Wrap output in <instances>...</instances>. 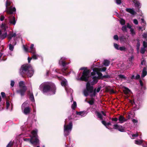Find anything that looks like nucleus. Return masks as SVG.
<instances>
[{"instance_id": "f257e3e1", "label": "nucleus", "mask_w": 147, "mask_h": 147, "mask_svg": "<svg viewBox=\"0 0 147 147\" xmlns=\"http://www.w3.org/2000/svg\"><path fill=\"white\" fill-rule=\"evenodd\" d=\"M39 89L45 94L49 93V94L52 95L55 94L56 87L54 84L50 85L48 83L45 82L40 86Z\"/></svg>"}, {"instance_id": "f03ea898", "label": "nucleus", "mask_w": 147, "mask_h": 147, "mask_svg": "<svg viewBox=\"0 0 147 147\" xmlns=\"http://www.w3.org/2000/svg\"><path fill=\"white\" fill-rule=\"evenodd\" d=\"M19 72L22 77L27 75L28 77H31L33 74L34 71L31 66L26 64L22 66Z\"/></svg>"}, {"instance_id": "7ed1b4c3", "label": "nucleus", "mask_w": 147, "mask_h": 147, "mask_svg": "<svg viewBox=\"0 0 147 147\" xmlns=\"http://www.w3.org/2000/svg\"><path fill=\"white\" fill-rule=\"evenodd\" d=\"M38 130L35 129L31 132V134L32 135L31 136V138H24L23 140L24 141L30 142L34 146L39 144V140L38 139V136L37 135Z\"/></svg>"}, {"instance_id": "20e7f679", "label": "nucleus", "mask_w": 147, "mask_h": 147, "mask_svg": "<svg viewBox=\"0 0 147 147\" xmlns=\"http://www.w3.org/2000/svg\"><path fill=\"white\" fill-rule=\"evenodd\" d=\"M67 59V58L65 57H62L61 58L59 62V65L63 67L61 71L63 74L65 76L68 75L69 74V73L67 72L66 70L68 68L67 65L69 64L70 62H66Z\"/></svg>"}, {"instance_id": "39448f33", "label": "nucleus", "mask_w": 147, "mask_h": 147, "mask_svg": "<svg viewBox=\"0 0 147 147\" xmlns=\"http://www.w3.org/2000/svg\"><path fill=\"white\" fill-rule=\"evenodd\" d=\"M93 72L91 73V75L92 76L91 78H92V81L91 82V83L92 85L95 84L97 82L99 76H102V74L101 73L98 71L97 68H94L93 69Z\"/></svg>"}, {"instance_id": "423d86ee", "label": "nucleus", "mask_w": 147, "mask_h": 147, "mask_svg": "<svg viewBox=\"0 0 147 147\" xmlns=\"http://www.w3.org/2000/svg\"><path fill=\"white\" fill-rule=\"evenodd\" d=\"M66 120L65 121V124L64 125V134L65 136H67L70 134L72 128L73 124L70 122L69 124H66Z\"/></svg>"}, {"instance_id": "0eeeda50", "label": "nucleus", "mask_w": 147, "mask_h": 147, "mask_svg": "<svg viewBox=\"0 0 147 147\" xmlns=\"http://www.w3.org/2000/svg\"><path fill=\"white\" fill-rule=\"evenodd\" d=\"M4 1H5V11L7 13L12 14L14 12L16 11V9L15 7L12 6L9 7H8L11 4V3L8 0H4Z\"/></svg>"}, {"instance_id": "6e6552de", "label": "nucleus", "mask_w": 147, "mask_h": 147, "mask_svg": "<svg viewBox=\"0 0 147 147\" xmlns=\"http://www.w3.org/2000/svg\"><path fill=\"white\" fill-rule=\"evenodd\" d=\"M91 82L88 81L87 83L86 88L84 90V94L85 96H88L89 94L92 93L93 90V87L90 85V84L92 85Z\"/></svg>"}, {"instance_id": "1a4fd4ad", "label": "nucleus", "mask_w": 147, "mask_h": 147, "mask_svg": "<svg viewBox=\"0 0 147 147\" xmlns=\"http://www.w3.org/2000/svg\"><path fill=\"white\" fill-rule=\"evenodd\" d=\"M1 28L4 30V32L3 33L2 31L0 30V39L3 40L7 36V32L6 31L7 26L6 24L4 23H2L1 26Z\"/></svg>"}, {"instance_id": "9d476101", "label": "nucleus", "mask_w": 147, "mask_h": 147, "mask_svg": "<svg viewBox=\"0 0 147 147\" xmlns=\"http://www.w3.org/2000/svg\"><path fill=\"white\" fill-rule=\"evenodd\" d=\"M89 73V71L88 70H84L81 77L80 78H78L77 80L85 82L87 81L88 80Z\"/></svg>"}, {"instance_id": "9b49d317", "label": "nucleus", "mask_w": 147, "mask_h": 147, "mask_svg": "<svg viewBox=\"0 0 147 147\" xmlns=\"http://www.w3.org/2000/svg\"><path fill=\"white\" fill-rule=\"evenodd\" d=\"M130 102L135 108V110L138 109L140 108V102L138 99H137V101L134 100L133 101H130Z\"/></svg>"}, {"instance_id": "f8f14e48", "label": "nucleus", "mask_w": 147, "mask_h": 147, "mask_svg": "<svg viewBox=\"0 0 147 147\" xmlns=\"http://www.w3.org/2000/svg\"><path fill=\"white\" fill-rule=\"evenodd\" d=\"M27 90L26 86H23V88H20L17 90L16 92L18 94L20 95L21 96H24L25 93Z\"/></svg>"}, {"instance_id": "ddd939ff", "label": "nucleus", "mask_w": 147, "mask_h": 147, "mask_svg": "<svg viewBox=\"0 0 147 147\" xmlns=\"http://www.w3.org/2000/svg\"><path fill=\"white\" fill-rule=\"evenodd\" d=\"M113 128L115 129H117L121 132H123L125 131L124 127L122 125L117 124H114Z\"/></svg>"}, {"instance_id": "4468645a", "label": "nucleus", "mask_w": 147, "mask_h": 147, "mask_svg": "<svg viewBox=\"0 0 147 147\" xmlns=\"http://www.w3.org/2000/svg\"><path fill=\"white\" fill-rule=\"evenodd\" d=\"M31 53L32 54V57L31 58H30L29 57H28V63H30V61L32 58L34 59H36L39 56V55L36 53V51Z\"/></svg>"}, {"instance_id": "2eb2a0df", "label": "nucleus", "mask_w": 147, "mask_h": 147, "mask_svg": "<svg viewBox=\"0 0 147 147\" xmlns=\"http://www.w3.org/2000/svg\"><path fill=\"white\" fill-rule=\"evenodd\" d=\"M9 24L14 25L16 24V21L14 16H12L9 18Z\"/></svg>"}, {"instance_id": "dca6fc26", "label": "nucleus", "mask_w": 147, "mask_h": 147, "mask_svg": "<svg viewBox=\"0 0 147 147\" xmlns=\"http://www.w3.org/2000/svg\"><path fill=\"white\" fill-rule=\"evenodd\" d=\"M56 76L58 78V79L59 80H62L61 84L62 86H67V82L66 80L65 79L63 80V78L62 76L58 77L57 76Z\"/></svg>"}, {"instance_id": "f3484780", "label": "nucleus", "mask_w": 147, "mask_h": 147, "mask_svg": "<svg viewBox=\"0 0 147 147\" xmlns=\"http://www.w3.org/2000/svg\"><path fill=\"white\" fill-rule=\"evenodd\" d=\"M143 47L141 48L140 53L142 54H144L145 51V48L147 47V43L145 41L143 42Z\"/></svg>"}, {"instance_id": "a211bd4d", "label": "nucleus", "mask_w": 147, "mask_h": 147, "mask_svg": "<svg viewBox=\"0 0 147 147\" xmlns=\"http://www.w3.org/2000/svg\"><path fill=\"white\" fill-rule=\"evenodd\" d=\"M76 114L77 115L81 116L82 117H84L87 115V113L86 111H84L80 112L76 111Z\"/></svg>"}, {"instance_id": "6ab92c4d", "label": "nucleus", "mask_w": 147, "mask_h": 147, "mask_svg": "<svg viewBox=\"0 0 147 147\" xmlns=\"http://www.w3.org/2000/svg\"><path fill=\"white\" fill-rule=\"evenodd\" d=\"M147 74V69L146 67H144L143 68L142 71V73L141 75V77L144 78Z\"/></svg>"}, {"instance_id": "aec40b11", "label": "nucleus", "mask_w": 147, "mask_h": 147, "mask_svg": "<svg viewBox=\"0 0 147 147\" xmlns=\"http://www.w3.org/2000/svg\"><path fill=\"white\" fill-rule=\"evenodd\" d=\"M118 120L119 121V123H122L126 121L127 119H125L123 116L121 115L119 117Z\"/></svg>"}, {"instance_id": "412c9836", "label": "nucleus", "mask_w": 147, "mask_h": 147, "mask_svg": "<svg viewBox=\"0 0 147 147\" xmlns=\"http://www.w3.org/2000/svg\"><path fill=\"white\" fill-rule=\"evenodd\" d=\"M11 42H10V43L9 45V49L11 51H12L14 49V47L16 44V42L15 41L13 43L11 44Z\"/></svg>"}, {"instance_id": "4be33fe9", "label": "nucleus", "mask_w": 147, "mask_h": 147, "mask_svg": "<svg viewBox=\"0 0 147 147\" xmlns=\"http://www.w3.org/2000/svg\"><path fill=\"white\" fill-rule=\"evenodd\" d=\"M125 10L126 11L130 13L132 15H134L136 13V12L133 9L126 8L125 9Z\"/></svg>"}, {"instance_id": "5701e85b", "label": "nucleus", "mask_w": 147, "mask_h": 147, "mask_svg": "<svg viewBox=\"0 0 147 147\" xmlns=\"http://www.w3.org/2000/svg\"><path fill=\"white\" fill-rule=\"evenodd\" d=\"M135 6L136 11L138 12L139 9L141 7L140 3L138 2H136L135 4Z\"/></svg>"}, {"instance_id": "b1692460", "label": "nucleus", "mask_w": 147, "mask_h": 147, "mask_svg": "<svg viewBox=\"0 0 147 147\" xmlns=\"http://www.w3.org/2000/svg\"><path fill=\"white\" fill-rule=\"evenodd\" d=\"M23 113L25 115H28L30 112V108L29 107L25 108L23 109Z\"/></svg>"}, {"instance_id": "393cba45", "label": "nucleus", "mask_w": 147, "mask_h": 147, "mask_svg": "<svg viewBox=\"0 0 147 147\" xmlns=\"http://www.w3.org/2000/svg\"><path fill=\"white\" fill-rule=\"evenodd\" d=\"M34 45L33 44H32L31 45L30 48V50L29 51L30 53H32L36 51V49L35 48H34Z\"/></svg>"}, {"instance_id": "a878e982", "label": "nucleus", "mask_w": 147, "mask_h": 147, "mask_svg": "<svg viewBox=\"0 0 147 147\" xmlns=\"http://www.w3.org/2000/svg\"><path fill=\"white\" fill-rule=\"evenodd\" d=\"M28 107H29V104L27 101L24 102L22 105V110L23 109L25 108Z\"/></svg>"}, {"instance_id": "bb28decb", "label": "nucleus", "mask_w": 147, "mask_h": 147, "mask_svg": "<svg viewBox=\"0 0 147 147\" xmlns=\"http://www.w3.org/2000/svg\"><path fill=\"white\" fill-rule=\"evenodd\" d=\"M95 113L97 114V116L98 118H100V120H103L102 116L101 113L97 111H96Z\"/></svg>"}, {"instance_id": "cd10ccee", "label": "nucleus", "mask_w": 147, "mask_h": 147, "mask_svg": "<svg viewBox=\"0 0 147 147\" xmlns=\"http://www.w3.org/2000/svg\"><path fill=\"white\" fill-rule=\"evenodd\" d=\"M20 88H23V86H24V82L23 81H20L19 83Z\"/></svg>"}, {"instance_id": "c85d7f7f", "label": "nucleus", "mask_w": 147, "mask_h": 147, "mask_svg": "<svg viewBox=\"0 0 147 147\" xmlns=\"http://www.w3.org/2000/svg\"><path fill=\"white\" fill-rule=\"evenodd\" d=\"M110 63V61L107 60H104L103 62L104 65L106 66H108L109 65Z\"/></svg>"}, {"instance_id": "c756f323", "label": "nucleus", "mask_w": 147, "mask_h": 147, "mask_svg": "<svg viewBox=\"0 0 147 147\" xmlns=\"http://www.w3.org/2000/svg\"><path fill=\"white\" fill-rule=\"evenodd\" d=\"M29 98L33 102L34 101V98L33 94L32 93H31L30 95Z\"/></svg>"}, {"instance_id": "7c9ffc66", "label": "nucleus", "mask_w": 147, "mask_h": 147, "mask_svg": "<svg viewBox=\"0 0 147 147\" xmlns=\"http://www.w3.org/2000/svg\"><path fill=\"white\" fill-rule=\"evenodd\" d=\"M142 143V140H136L135 141V143L138 145H141Z\"/></svg>"}, {"instance_id": "2f4dec72", "label": "nucleus", "mask_w": 147, "mask_h": 147, "mask_svg": "<svg viewBox=\"0 0 147 147\" xmlns=\"http://www.w3.org/2000/svg\"><path fill=\"white\" fill-rule=\"evenodd\" d=\"M65 89V90H66L68 94H69V92L70 93H72L73 92L72 89L71 88L69 89L68 88L66 87Z\"/></svg>"}, {"instance_id": "473e14b6", "label": "nucleus", "mask_w": 147, "mask_h": 147, "mask_svg": "<svg viewBox=\"0 0 147 147\" xmlns=\"http://www.w3.org/2000/svg\"><path fill=\"white\" fill-rule=\"evenodd\" d=\"M16 36V33H14L13 34H10L9 36H8V38L9 40L11 39L12 37H14Z\"/></svg>"}, {"instance_id": "72a5a7b5", "label": "nucleus", "mask_w": 147, "mask_h": 147, "mask_svg": "<svg viewBox=\"0 0 147 147\" xmlns=\"http://www.w3.org/2000/svg\"><path fill=\"white\" fill-rule=\"evenodd\" d=\"M77 104L76 101H74L73 104L72 105L71 107L72 109L74 110L76 107Z\"/></svg>"}, {"instance_id": "f704fd0d", "label": "nucleus", "mask_w": 147, "mask_h": 147, "mask_svg": "<svg viewBox=\"0 0 147 147\" xmlns=\"http://www.w3.org/2000/svg\"><path fill=\"white\" fill-rule=\"evenodd\" d=\"M140 86L142 87V90H145V87L144 86L143 84L142 81L141 80H140Z\"/></svg>"}, {"instance_id": "c9c22d12", "label": "nucleus", "mask_w": 147, "mask_h": 147, "mask_svg": "<svg viewBox=\"0 0 147 147\" xmlns=\"http://www.w3.org/2000/svg\"><path fill=\"white\" fill-rule=\"evenodd\" d=\"M136 41H137V42L136 44V49H140V40L138 39L136 40Z\"/></svg>"}, {"instance_id": "e433bc0d", "label": "nucleus", "mask_w": 147, "mask_h": 147, "mask_svg": "<svg viewBox=\"0 0 147 147\" xmlns=\"http://www.w3.org/2000/svg\"><path fill=\"white\" fill-rule=\"evenodd\" d=\"M119 50L121 51H126L127 49L124 46L121 47H119Z\"/></svg>"}, {"instance_id": "4c0bfd02", "label": "nucleus", "mask_w": 147, "mask_h": 147, "mask_svg": "<svg viewBox=\"0 0 147 147\" xmlns=\"http://www.w3.org/2000/svg\"><path fill=\"white\" fill-rule=\"evenodd\" d=\"M141 23L142 24H143L142 25V26L143 27H144L143 29L144 30L145 29V28L144 27V26H145V25L146 24V22L144 19L142 18L141 19Z\"/></svg>"}, {"instance_id": "58836bf2", "label": "nucleus", "mask_w": 147, "mask_h": 147, "mask_svg": "<svg viewBox=\"0 0 147 147\" xmlns=\"http://www.w3.org/2000/svg\"><path fill=\"white\" fill-rule=\"evenodd\" d=\"M120 23L122 25H123L125 24V20L123 19V18L121 19L120 21Z\"/></svg>"}, {"instance_id": "ea45409f", "label": "nucleus", "mask_w": 147, "mask_h": 147, "mask_svg": "<svg viewBox=\"0 0 147 147\" xmlns=\"http://www.w3.org/2000/svg\"><path fill=\"white\" fill-rule=\"evenodd\" d=\"M121 29L123 32H127V28L126 26H123Z\"/></svg>"}, {"instance_id": "a19ab883", "label": "nucleus", "mask_w": 147, "mask_h": 147, "mask_svg": "<svg viewBox=\"0 0 147 147\" xmlns=\"http://www.w3.org/2000/svg\"><path fill=\"white\" fill-rule=\"evenodd\" d=\"M130 31L131 32V34L132 35L134 36L135 34V32L134 29L132 28H131V29H130Z\"/></svg>"}, {"instance_id": "79ce46f5", "label": "nucleus", "mask_w": 147, "mask_h": 147, "mask_svg": "<svg viewBox=\"0 0 147 147\" xmlns=\"http://www.w3.org/2000/svg\"><path fill=\"white\" fill-rule=\"evenodd\" d=\"M138 136V133H136V134H131V136L133 138H131V139H134L135 137H136Z\"/></svg>"}, {"instance_id": "37998d69", "label": "nucleus", "mask_w": 147, "mask_h": 147, "mask_svg": "<svg viewBox=\"0 0 147 147\" xmlns=\"http://www.w3.org/2000/svg\"><path fill=\"white\" fill-rule=\"evenodd\" d=\"M101 122L102 124L104 125L107 128H108V129H110L109 127L106 126L107 123L105 121L102 120V121Z\"/></svg>"}, {"instance_id": "c03bdc74", "label": "nucleus", "mask_w": 147, "mask_h": 147, "mask_svg": "<svg viewBox=\"0 0 147 147\" xmlns=\"http://www.w3.org/2000/svg\"><path fill=\"white\" fill-rule=\"evenodd\" d=\"M118 76L119 77V78L120 79H125V77L124 75H121V74L119 75Z\"/></svg>"}, {"instance_id": "a18cd8bd", "label": "nucleus", "mask_w": 147, "mask_h": 147, "mask_svg": "<svg viewBox=\"0 0 147 147\" xmlns=\"http://www.w3.org/2000/svg\"><path fill=\"white\" fill-rule=\"evenodd\" d=\"M114 46L115 48L117 50H119V45L116 43H114Z\"/></svg>"}, {"instance_id": "49530a36", "label": "nucleus", "mask_w": 147, "mask_h": 147, "mask_svg": "<svg viewBox=\"0 0 147 147\" xmlns=\"http://www.w3.org/2000/svg\"><path fill=\"white\" fill-rule=\"evenodd\" d=\"M13 144L11 141H10L7 145L6 147H11L13 145Z\"/></svg>"}, {"instance_id": "de8ad7c7", "label": "nucleus", "mask_w": 147, "mask_h": 147, "mask_svg": "<svg viewBox=\"0 0 147 147\" xmlns=\"http://www.w3.org/2000/svg\"><path fill=\"white\" fill-rule=\"evenodd\" d=\"M10 105V103L9 102L7 101L6 102V109H7Z\"/></svg>"}, {"instance_id": "09e8293b", "label": "nucleus", "mask_w": 147, "mask_h": 147, "mask_svg": "<svg viewBox=\"0 0 147 147\" xmlns=\"http://www.w3.org/2000/svg\"><path fill=\"white\" fill-rule=\"evenodd\" d=\"M15 84V82L13 80H11L10 85L12 87H13Z\"/></svg>"}, {"instance_id": "8fccbe9b", "label": "nucleus", "mask_w": 147, "mask_h": 147, "mask_svg": "<svg viewBox=\"0 0 147 147\" xmlns=\"http://www.w3.org/2000/svg\"><path fill=\"white\" fill-rule=\"evenodd\" d=\"M142 36L144 38H147V32L144 33L143 34Z\"/></svg>"}, {"instance_id": "3c124183", "label": "nucleus", "mask_w": 147, "mask_h": 147, "mask_svg": "<svg viewBox=\"0 0 147 147\" xmlns=\"http://www.w3.org/2000/svg\"><path fill=\"white\" fill-rule=\"evenodd\" d=\"M87 102L89 103V104L90 105H92L94 104V101L92 100H90L89 101H88Z\"/></svg>"}, {"instance_id": "603ef678", "label": "nucleus", "mask_w": 147, "mask_h": 147, "mask_svg": "<svg viewBox=\"0 0 147 147\" xmlns=\"http://www.w3.org/2000/svg\"><path fill=\"white\" fill-rule=\"evenodd\" d=\"M113 38L114 40H118L119 39V38L118 36L117 35H115L114 36Z\"/></svg>"}, {"instance_id": "864d4df0", "label": "nucleus", "mask_w": 147, "mask_h": 147, "mask_svg": "<svg viewBox=\"0 0 147 147\" xmlns=\"http://www.w3.org/2000/svg\"><path fill=\"white\" fill-rule=\"evenodd\" d=\"M134 56L133 55L131 56V57H129V61L131 62L134 59Z\"/></svg>"}, {"instance_id": "5fc2aeb1", "label": "nucleus", "mask_w": 147, "mask_h": 147, "mask_svg": "<svg viewBox=\"0 0 147 147\" xmlns=\"http://www.w3.org/2000/svg\"><path fill=\"white\" fill-rule=\"evenodd\" d=\"M132 122L134 123V124H135V123H138V120L134 119H132Z\"/></svg>"}, {"instance_id": "6e6d98bb", "label": "nucleus", "mask_w": 147, "mask_h": 147, "mask_svg": "<svg viewBox=\"0 0 147 147\" xmlns=\"http://www.w3.org/2000/svg\"><path fill=\"white\" fill-rule=\"evenodd\" d=\"M133 22L136 25L138 24V20L136 19H134L133 20Z\"/></svg>"}, {"instance_id": "4d7b16f0", "label": "nucleus", "mask_w": 147, "mask_h": 147, "mask_svg": "<svg viewBox=\"0 0 147 147\" xmlns=\"http://www.w3.org/2000/svg\"><path fill=\"white\" fill-rule=\"evenodd\" d=\"M146 62L144 60H142L141 62V65H146Z\"/></svg>"}, {"instance_id": "13d9d810", "label": "nucleus", "mask_w": 147, "mask_h": 147, "mask_svg": "<svg viewBox=\"0 0 147 147\" xmlns=\"http://www.w3.org/2000/svg\"><path fill=\"white\" fill-rule=\"evenodd\" d=\"M5 18V17L3 16H1L0 17V20L1 21H3Z\"/></svg>"}, {"instance_id": "bf43d9fd", "label": "nucleus", "mask_w": 147, "mask_h": 147, "mask_svg": "<svg viewBox=\"0 0 147 147\" xmlns=\"http://www.w3.org/2000/svg\"><path fill=\"white\" fill-rule=\"evenodd\" d=\"M116 3L118 5H120L121 3V0H116Z\"/></svg>"}, {"instance_id": "052dcab7", "label": "nucleus", "mask_w": 147, "mask_h": 147, "mask_svg": "<svg viewBox=\"0 0 147 147\" xmlns=\"http://www.w3.org/2000/svg\"><path fill=\"white\" fill-rule=\"evenodd\" d=\"M106 69V68L105 67H103L102 68L100 69V71H105Z\"/></svg>"}, {"instance_id": "680f3d73", "label": "nucleus", "mask_w": 147, "mask_h": 147, "mask_svg": "<svg viewBox=\"0 0 147 147\" xmlns=\"http://www.w3.org/2000/svg\"><path fill=\"white\" fill-rule=\"evenodd\" d=\"M124 36L123 35H121V36H119V38L120 40H123V39L124 38Z\"/></svg>"}, {"instance_id": "e2e57ef3", "label": "nucleus", "mask_w": 147, "mask_h": 147, "mask_svg": "<svg viewBox=\"0 0 147 147\" xmlns=\"http://www.w3.org/2000/svg\"><path fill=\"white\" fill-rule=\"evenodd\" d=\"M23 49L25 51L27 52L28 50V48L26 47L24 45L23 46Z\"/></svg>"}, {"instance_id": "0e129e2a", "label": "nucleus", "mask_w": 147, "mask_h": 147, "mask_svg": "<svg viewBox=\"0 0 147 147\" xmlns=\"http://www.w3.org/2000/svg\"><path fill=\"white\" fill-rule=\"evenodd\" d=\"M126 26H127V28H129L130 29H131V28H132L131 26L129 23H127Z\"/></svg>"}, {"instance_id": "69168bd1", "label": "nucleus", "mask_w": 147, "mask_h": 147, "mask_svg": "<svg viewBox=\"0 0 147 147\" xmlns=\"http://www.w3.org/2000/svg\"><path fill=\"white\" fill-rule=\"evenodd\" d=\"M96 95V89H95L93 93L92 94V96H95Z\"/></svg>"}, {"instance_id": "338daca9", "label": "nucleus", "mask_w": 147, "mask_h": 147, "mask_svg": "<svg viewBox=\"0 0 147 147\" xmlns=\"http://www.w3.org/2000/svg\"><path fill=\"white\" fill-rule=\"evenodd\" d=\"M118 119L117 118H113L112 119V121H114L115 122L117 121H118Z\"/></svg>"}, {"instance_id": "774afa93", "label": "nucleus", "mask_w": 147, "mask_h": 147, "mask_svg": "<svg viewBox=\"0 0 147 147\" xmlns=\"http://www.w3.org/2000/svg\"><path fill=\"white\" fill-rule=\"evenodd\" d=\"M132 114L131 113H129L127 116V119H129L131 118V115Z\"/></svg>"}]
</instances>
